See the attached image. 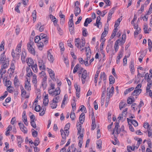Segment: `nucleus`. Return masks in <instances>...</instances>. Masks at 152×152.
I'll use <instances>...</instances> for the list:
<instances>
[{"mask_svg":"<svg viewBox=\"0 0 152 152\" xmlns=\"http://www.w3.org/2000/svg\"><path fill=\"white\" fill-rule=\"evenodd\" d=\"M48 97V94L46 95L43 100V103L45 106L48 104L49 102Z\"/></svg>","mask_w":152,"mask_h":152,"instance_id":"nucleus-18","label":"nucleus"},{"mask_svg":"<svg viewBox=\"0 0 152 152\" xmlns=\"http://www.w3.org/2000/svg\"><path fill=\"white\" fill-rule=\"evenodd\" d=\"M22 44V41H21L18 44L15 50H12V56L14 58L18 59L20 58V53L21 52V47Z\"/></svg>","mask_w":152,"mask_h":152,"instance_id":"nucleus-1","label":"nucleus"},{"mask_svg":"<svg viewBox=\"0 0 152 152\" xmlns=\"http://www.w3.org/2000/svg\"><path fill=\"white\" fill-rule=\"evenodd\" d=\"M60 93V88L59 87H58L55 90L53 91V93L52 96H56L59 94Z\"/></svg>","mask_w":152,"mask_h":152,"instance_id":"nucleus-19","label":"nucleus"},{"mask_svg":"<svg viewBox=\"0 0 152 152\" xmlns=\"http://www.w3.org/2000/svg\"><path fill=\"white\" fill-rule=\"evenodd\" d=\"M32 83L34 84L35 86H37V76L36 75L34 74L33 76Z\"/></svg>","mask_w":152,"mask_h":152,"instance_id":"nucleus-26","label":"nucleus"},{"mask_svg":"<svg viewBox=\"0 0 152 152\" xmlns=\"http://www.w3.org/2000/svg\"><path fill=\"white\" fill-rule=\"evenodd\" d=\"M50 105L51 107L53 109L56 108L57 106V103L53 102L50 104Z\"/></svg>","mask_w":152,"mask_h":152,"instance_id":"nucleus-41","label":"nucleus"},{"mask_svg":"<svg viewBox=\"0 0 152 152\" xmlns=\"http://www.w3.org/2000/svg\"><path fill=\"white\" fill-rule=\"evenodd\" d=\"M74 13L75 16H77L80 12V9L79 7H75Z\"/></svg>","mask_w":152,"mask_h":152,"instance_id":"nucleus-27","label":"nucleus"},{"mask_svg":"<svg viewBox=\"0 0 152 152\" xmlns=\"http://www.w3.org/2000/svg\"><path fill=\"white\" fill-rule=\"evenodd\" d=\"M26 61L28 65L29 66H32L33 65L34 63L33 59L31 58H28L26 59Z\"/></svg>","mask_w":152,"mask_h":152,"instance_id":"nucleus-16","label":"nucleus"},{"mask_svg":"<svg viewBox=\"0 0 152 152\" xmlns=\"http://www.w3.org/2000/svg\"><path fill=\"white\" fill-rule=\"evenodd\" d=\"M85 114L84 113H82L80 115L79 119L80 122L81 124H83L84 121L85 120Z\"/></svg>","mask_w":152,"mask_h":152,"instance_id":"nucleus-22","label":"nucleus"},{"mask_svg":"<svg viewBox=\"0 0 152 152\" xmlns=\"http://www.w3.org/2000/svg\"><path fill=\"white\" fill-rule=\"evenodd\" d=\"M68 130L67 129H64V130L62 129H61L60 130V132H61V135L62 134L64 135L66 137V136H68L69 134V132L68 131Z\"/></svg>","mask_w":152,"mask_h":152,"instance_id":"nucleus-17","label":"nucleus"},{"mask_svg":"<svg viewBox=\"0 0 152 152\" xmlns=\"http://www.w3.org/2000/svg\"><path fill=\"white\" fill-rule=\"evenodd\" d=\"M129 67L130 69V71L131 72H134V66L133 61H131L129 65Z\"/></svg>","mask_w":152,"mask_h":152,"instance_id":"nucleus-30","label":"nucleus"},{"mask_svg":"<svg viewBox=\"0 0 152 152\" xmlns=\"http://www.w3.org/2000/svg\"><path fill=\"white\" fill-rule=\"evenodd\" d=\"M101 18L99 16L97 17L96 22V23L94 24V26H97V27L99 28V25L101 24V22L100 21Z\"/></svg>","mask_w":152,"mask_h":152,"instance_id":"nucleus-21","label":"nucleus"},{"mask_svg":"<svg viewBox=\"0 0 152 152\" xmlns=\"http://www.w3.org/2000/svg\"><path fill=\"white\" fill-rule=\"evenodd\" d=\"M111 92L110 90L108 88L107 90V101H109V99L111 96Z\"/></svg>","mask_w":152,"mask_h":152,"instance_id":"nucleus-28","label":"nucleus"},{"mask_svg":"<svg viewBox=\"0 0 152 152\" xmlns=\"http://www.w3.org/2000/svg\"><path fill=\"white\" fill-rule=\"evenodd\" d=\"M143 30L145 33H149V32L148 31V26L147 25H144V26Z\"/></svg>","mask_w":152,"mask_h":152,"instance_id":"nucleus-61","label":"nucleus"},{"mask_svg":"<svg viewBox=\"0 0 152 152\" xmlns=\"http://www.w3.org/2000/svg\"><path fill=\"white\" fill-rule=\"evenodd\" d=\"M85 48H86V54L87 53H91V51L90 50V48H89V47H88L87 48H82V49H81V51H83V50H84L85 49Z\"/></svg>","mask_w":152,"mask_h":152,"instance_id":"nucleus-38","label":"nucleus"},{"mask_svg":"<svg viewBox=\"0 0 152 152\" xmlns=\"http://www.w3.org/2000/svg\"><path fill=\"white\" fill-rule=\"evenodd\" d=\"M70 117L72 120H74L75 118V115L74 112L71 111L70 115Z\"/></svg>","mask_w":152,"mask_h":152,"instance_id":"nucleus-42","label":"nucleus"},{"mask_svg":"<svg viewBox=\"0 0 152 152\" xmlns=\"http://www.w3.org/2000/svg\"><path fill=\"white\" fill-rule=\"evenodd\" d=\"M119 127V123L116 122L115 123V128H114L113 132V134L115 131L116 132L117 134H118L120 133V129H119L118 128Z\"/></svg>","mask_w":152,"mask_h":152,"instance_id":"nucleus-12","label":"nucleus"},{"mask_svg":"<svg viewBox=\"0 0 152 152\" xmlns=\"http://www.w3.org/2000/svg\"><path fill=\"white\" fill-rule=\"evenodd\" d=\"M75 45L78 48L81 49L85 46V40L84 38L81 39V41L79 38L76 39H75Z\"/></svg>","mask_w":152,"mask_h":152,"instance_id":"nucleus-2","label":"nucleus"},{"mask_svg":"<svg viewBox=\"0 0 152 152\" xmlns=\"http://www.w3.org/2000/svg\"><path fill=\"white\" fill-rule=\"evenodd\" d=\"M26 56V53L25 51H22L21 54V60L23 63L26 61L25 58Z\"/></svg>","mask_w":152,"mask_h":152,"instance_id":"nucleus-14","label":"nucleus"},{"mask_svg":"<svg viewBox=\"0 0 152 152\" xmlns=\"http://www.w3.org/2000/svg\"><path fill=\"white\" fill-rule=\"evenodd\" d=\"M69 30L71 34H72L74 32V26H69Z\"/></svg>","mask_w":152,"mask_h":152,"instance_id":"nucleus-52","label":"nucleus"},{"mask_svg":"<svg viewBox=\"0 0 152 152\" xmlns=\"http://www.w3.org/2000/svg\"><path fill=\"white\" fill-rule=\"evenodd\" d=\"M39 38L40 37L39 36H36L35 37V39H34L35 42L36 43H37V42L38 43L39 42H40L39 41V40H40V39Z\"/></svg>","mask_w":152,"mask_h":152,"instance_id":"nucleus-64","label":"nucleus"},{"mask_svg":"<svg viewBox=\"0 0 152 152\" xmlns=\"http://www.w3.org/2000/svg\"><path fill=\"white\" fill-rule=\"evenodd\" d=\"M134 88L133 87H131L129 88L128 89L126 90L124 92V94L125 95H126L128 94V93L130 92L131 91H132L134 89Z\"/></svg>","mask_w":152,"mask_h":152,"instance_id":"nucleus-35","label":"nucleus"},{"mask_svg":"<svg viewBox=\"0 0 152 152\" xmlns=\"http://www.w3.org/2000/svg\"><path fill=\"white\" fill-rule=\"evenodd\" d=\"M31 68L32 69L33 71L35 72H37V66L36 64H35L34 65L33 64L32 66H31Z\"/></svg>","mask_w":152,"mask_h":152,"instance_id":"nucleus-36","label":"nucleus"},{"mask_svg":"<svg viewBox=\"0 0 152 152\" xmlns=\"http://www.w3.org/2000/svg\"><path fill=\"white\" fill-rule=\"evenodd\" d=\"M134 126L136 127L138 125L137 122L134 120H132V122L131 123Z\"/></svg>","mask_w":152,"mask_h":152,"instance_id":"nucleus-62","label":"nucleus"},{"mask_svg":"<svg viewBox=\"0 0 152 152\" xmlns=\"http://www.w3.org/2000/svg\"><path fill=\"white\" fill-rule=\"evenodd\" d=\"M83 35L84 37H86L87 35V32L86 31V29L85 28H83Z\"/></svg>","mask_w":152,"mask_h":152,"instance_id":"nucleus-51","label":"nucleus"},{"mask_svg":"<svg viewBox=\"0 0 152 152\" xmlns=\"http://www.w3.org/2000/svg\"><path fill=\"white\" fill-rule=\"evenodd\" d=\"M40 143V141L39 138H37L34 141V144L35 146L38 145Z\"/></svg>","mask_w":152,"mask_h":152,"instance_id":"nucleus-48","label":"nucleus"},{"mask_svg":"<svg viewBox=\"0 0 152 152\" xmlns=\"http://www.w3.org/2000/svg\"><path fill=\"white\" fill-rule=\"evenodd\" d=\"M147 80L148 83L146 87V92L148 93L149 91H151L150 89L152 86V81L151 80V79L150 78L149 76L148 77Z\"/></svg>","mask_w":152,"mask_h":152,"instance_id":"nucleus-6","label":"nucleus"},{"mask_svg":"<svg viewBox=\"0 0 152 152\" xmlns=\"http://www.w3.org/2000/svg\"><path fill=\"white\" fill-rule=\"evenodd\" d=\"M148 48L149 51L151 52V48H152V42L150 39H148Z\"/></svg>","mask_w":152,"mask_h":152,"instance_id":"nucleus-32","label":"nucleus"},{"mask_svg":"<svg viewBox=\"0 0 152 152\" xmlns=\"http://www.w3.org/2000/svg\"><path fill=\"white\" fill-rule=\"evenodd\" d=\"M34 130V131L32 132V135L33 137H36L38 135V133L36 131L34 130V129H32V131Z\"/></svg>","mask_w":152,"mask_h":152,"instance_id":"nucleus-57","label":"nucleus"},{"mask_svg":"<svg viewBox=\"0 0 152 152\" xmlns=\"http://www.w3.org/2000/svg\"><path fill=\"white\" fill-rule=\"evenodd\" d=\"M47 69L51 78L52 80H54L55 79V73L53 71L48 68H47Z\"/></svg>","mask_w":152,"mask_h":152,"instance_id":"nucleus-11","label":"nucleus"},{"mask_svg":"<svg viewBox=\"0 0 152 152\" xmlns=\"http://www.w3.org/2000/svg\"><path fill=\"white\" fill-rule=\"evenodd\" d=\"M108 31V27L107 26L105 27L104 29V31L102 34L101 39L103 40L104 41H105L104 39V37L106 36L107 34Z\"/></svg>","mask_w":152,"mask_h":152,"instance_id":"nucleus-9","label":"nucleus"},{"mask_svg":"<svg viewBox=\"0 0 152 152\" xmlns=\"http://www.w3.org/2000/svg\"><path fill=\"white\" fill-rule=\"evenodd\" d=\"M42 110L39 113V115L41 116L43 115L45 113V109L43 107H42L41 110Z\"/></svg>","mask_w":152,"mask_h":152,"instance_id":"nucleus-58","label":"nucleus"},{"mask_svg":"<svg viewBox=\"0 0 152 152\" xmlns=\"http://www.w3.org/2000/svg\"><path fill=\"white\" fill-rule=\"evenodd\" d=\"M40 77L42 78V82L41 83V85L44 89H45L47 86V76L46 75L45 73L43 71H42L40 73Z\"/></svg>","mask_w":152,"mask_h":152,"instance_id":"nucleus-3","label":"nucleus"},{"mask_svg":"<svg viewBox=\"0 0 152 152\" xmlns=\"http://www.w3.org/2000/svg\"><path fill=\"white\" fill-rule=\"evenodd\" d=\"M9 60H6L4 62V64L1 66V68L0 70L1 72L3 71V69L7 68L9 65Z\"/></svg>","mask_w":152,"mask_h":152,"instance_id":"nucleus-13","label":"nucleus"},{"mask_svg":"<svg viewBox=\"0 0 152 152\" xmlns=\"http://www.w3.org/2000/svg\"><path fill=\"white\" fill-rule=\"evenodd\" d=\"M109 80L110 84H113L115 83V78L113 76L111 75L109 77Z\"/></svg>","mask_w":152,"mask_h":152,"instance_id":"nucleus-34","label":"nucleus"},{"mask_svg":"<svg viewBox=\"0 0 152 152\" xmlns=\"http://www.w3.org/2000/svg\"><path fill=\"white\" fill-rule=\"evenodd\" d=\"M33 43H30L27 44L28 49V51L31 54L34 55H35V49L33 47L32 45H33Z\"/></svg>","mask_w":152,"mask_h":152,"instance_id":"nucleus-4","label":"nucleus"},{"mask_svg":"<svg viewBox=\"0 0 152 152\" xmlns=\"http://www.w3.org/2000/svg\"><path fill=\"white\" fill-rule=\"evenodd\" d=\"M18 125L21 130L24 133H27V129L25 126L23 124L21 123H19Z\"/></svg>","mask_w":152,"mask_h":152,"instance_id":"nucleus-8","label":"nucleus"},{"mask_svg":"<svg viewBox=\"0 0 152 152\" xmlns=\"http://www.w3.org/2000/svg\"><path fill=\"white\" fill-rule=\"evenodd\" d=\"M88 77L87 71L84 69L82 72L81 76V80L82 83L84 84L86 81Z\"/></svg>","mask_w":152,"mask_h":152,"instance_id":"nucleus-5","label":"nucleus"},{"mask_svg":"<svg viewBox=\"0 0 152 152\" xmlns=\"http://www.w3.org/2000/svg\"><path fill=\"white\" fill-rule=\"evenodd\" d=\"M102 144V142L101 140H99L97 143V145L98 148H100L101 147V145Z\"/></svg>","mask_w":152,"mask_h":152,"instance_id":"nucleus-63","label":"nucleus"},{"mask_svg":"<svg viewBox=\"0 0 152 152\" xmlns=\"http://www.w3.org/2000/svg\"><path fill=\"white\" fill-rule=\"evenodd\" d=\"M80 67V65L78 64H77L74 68L73 71V73H75L77 71V70H79Z\"/></svg>","mask_w":152,"mask_h":152,"instance_id":"nucleus-33","label":"nucleus"},{"mask_svg":"<svg viewBox=\"0 0 152 152\" xmlns=\"http://www.w3.org/2000/svg\"><path fill=\"white\" fill-rule=\"evenodd\" d=\"M4 42L3 41H2L1 42V45H0V50L2 51L4 50Z\"/></svg>","mask_w":152,"mask_h":152,"instance_id":"nucleus-47","label":"nucleus"},{"mask_svg":"<svg viewBox=\"0 0 152 152\" xmlns=\"http://www.w3.org/2000/svg\"><path fill=\"white\" fill-rule=\"evenodd\" d=\"M35 110L37 112H39L41 109L40 106L39 105L38 106L35 105Z\"/></svg>","mask_w":152,"mask_h":152,"instance_id":"nucleus-56","label":"nucleus"},{"mask_svg":"<svg viewBox=\"0 0 152 152\" xmlns=\"http://www.w3.org/2000/svg\"><path fill=\"white\" fill-rule=\"evenodd\" d=\"M123 55V53L122 51H121L119 52L118 56L117 57L116 63L117 64H118L120 61V59L122 58Z\"/></svg>","mask_w":152,"mask_h":152,"instance_id":"nucleus-20","label":"nucleus"},{"mask_svg":"<svg viewBox=\"0 0 152 152\" xmlns=\"http://www.w3.org/2000/svg\"><path fill=\"white\" fill-rule=\"evenodd\" d=\"M141 29L140 28H137L134 32V35L135 37L136 35H137L140 32Z\"/></svg>","mask_w":152,"mask_h":152,"instance_id":"nucleus-49","label":"nucleus"},{"mask_svg":"<svg viewBox=\"0 0 152 152\" xmlns=\"http://www.w3.org/2000/svg\"><path fill=\"white\" fill-rule=\"evenodd\" d=\"M127 110V108H125L124 110L122 112V114H121L122 116H124V117H126V115Z\"/></svg>","mask_w":152,"mask_h":152,"instance_id":"nucleus-54","label":"nucleus"},{"mask_svg":"<svg viewBox=\"0 0 152 152\" xmlns=\"http://www.w3.org/2000/svg\"><path fill=\"white\" fill-rule=\"evenodd\" d=\"M50 18L51 19V20L53 22L54 25L56 26L57 25L58 21L55 17L52 15H50Z\"/></svg>","mask_w":152,"mask_h":152,"instance_id":"nucleus-23","label":"nucleus"},{"mask_svg":"<svg viewBox=\"0 0 152 152\" xmlns=\"http://www.w3.org/2000/svg\"><path fill=\"white\" fill-rule=\"evenodd\" d=\"M126 104L125 102H121L119 104V108L121 110L122 108L126 106Z\"/></svg>","mask_w":152,"mask_h":152,"instance_id":"nucleus-39","label":"nucleus"},{"mask_svg":"<svg viewBox=\"0 0 152 152\" xmlns=\"http://www.w3.org/2000/svg\"><path fill=\"white\" fill-rule=\"evenodd\" d=\"M20 5L21 3L20 2L19 3L15 8V10L18 13H20V11L19 9V8L20 6Z\"/></svg>","mask_w":152,"mask_h":152,"instance_id":"nucleus-43","label":"nucleus"},{"mask_svg":"<svg viewBox=\"0 0 152 152\" xmlns=\"http://www.w3.org/2000/svg\"><path fill=\"white\" fill-rule=\"evenodd\" d=\"M32 16L33 18V20L34 22L36 19V10H34L33 11L32 13Z\"/></svg>","mask_w":152,"mask_h":152,"instance_id":"nucleus-40","label":"nucleus"},{"mask_svg":"<svg viewBox=\"0 0 152 152\" xmlns=\"http://www.w3.org/2000/svg\"><path fill=\"white\" fill-rule=\"evenodd\" d=\"M143 127L147 129V130H148L149 128H151V127H150V126L148 123H145L144 124Z\"/></svg>","mask_w":152,"mask_h":152,"instance_id":"nucleus-60","label":"nucleus"},{"mask_svg":"<svg viewBox=\"0 0 152 152\" xmlns=\"http://www.w3.org/2000/svg\"><path fill=\"white\" fill-rule=\"evenodd\" d=\"M51 50H49L48 51V58L49 61L53 62L54 60V58L53 56L51 54L50 52Z\"/></svg>","mask_w":152,"mask_h":152,"instance_id":"nucleus-15","label":"nucleus"},{"mask_svg":"<svg viewBox=\"0 0 152 152\" xmlns=\"http://www.w3.org/2000/svg\"><path fill=\"white\" fill-rule=\"evenodd\" d=\"M59 48L61 49V51H64V48L63 43L60 42L59 43Z\"/></svg>","mask_w":152,"mask_h":152,"instance_id":"nucleus-46","label":"nucleus"},{"mask_svg":"<svg viewBox=\"0 0 152 152\" xmlns=\"http://www.w3.org/2000/svg\"><path fill=\"white\" fill-rule=\"evenodd\" d=\"M118 28H115L113 30V33H112L111 37L110 38V40L113 38L115 35L116 32L117 31Z\"/></svg>","mask_w":152,"mask_h":152,"instance_id":"nucleus-31","label":"nucleus"},{"mask_svg":"<svg viewBox=\"0 0 152 152\" xmlns=\"http://www.w3.org/2000/svg\"><path fill=\"white\" fill-rule=\"evenodd\" d=\"M39 36L40 37L39 38L40 39V40H41V39H43L46 38L47 35L46 34H43L42 33H41L40 34V36Z\"/></svg>","mask_w":152,"mask_h":152,"instance_id":"nucleus-45","label":"nucleus"},{"mask_svg":"<svg viewBox=\"0 0 152 152\" xmlns=\"http://www.w3.org/2000/svg\"><path fill=\"white\" fill-rule=\"evenodd\" d=\"M141 91L140 89H137L134 91L132 94L133 96H137L141 93Z\"/></svg>","mask_w":152,"mask_h":152,"instance_id":"nucleus-24","label":"nucleus"},{"mask_svg":"<svg viewBox=\"0 0 152 152\" xmlns=\"http://www.w3.org/2000/svg\"><path fill=\"white\" fill-rule=\"evenodd\" d=\"M147 131L148 134V137H152V130L151 128H149L148 130H147Z\"/></svg>","mask_w":152,"mask_h":152,"instance_id":"nucleus-50","label":"nucleus"},{"mask_svg":"<svg viewBox=\"0 0 152 152\" xmlns=\"http://www.w3.org/2000/svg\"><path fill=\"white\" fill-rule=\"evenodd\" d=\"M59 98V97L58 96H57L53 99V102L57 103L58 102V100Z\"/></svg>","mask_w":152,"mask_h":152,"instance_id":"nucleus-59","label":"nucleus"},{"mask_svg":"<svg viewBox=\"0 0 152 152\" xmlns=\"http://www.w3.org/2000/svg\"><path fill=\"white\" fill-rule=\"evenodd\" d=\"M37 45L39 49L40 50H42V49L43 48L44 46V44L41 41L40 42H39L37 43Z\"/></svg>","mask_w":152,"mask_h":152,"instance_id":"nucleus-29","label":"nucleus"},{"mask_svg":"<svg viewBox=\"0 0 152 152\" xmlns=\"http://www.w3.org/2000/svg\"><path fill=\"white\" fill-rule=\"evenodd\" d=\"M62 139L61 141V145H62L64 143L66 138V137L64 135H63L62 134Z\"/></svg>","mask_w":152,"mask_h":152,"instance_id":"nucleus-44","label":"nucleus"},{"mask_svg":"<svg viewBox=\"0 0 152 152\" xmlns=\"http://www.w3.org/2000/svg\"><path fill=\"white\" fill-rule=\"evenodd\" d=\"M100 78L101 79H103L104 80L106 79V76L104 72H101V73Z\"/></svg>","mask_w":152,"mask_h":152,"instance_id":"nucleus-37","label":"nucleus"},{"mask_svg":"<svg viewBox=\"0 0 152 152\" xmlns=\"http://www.w3.org/2000/svg\"><path fill=\"white\" fill-rule=\"evenodd\" d=\"M4 52L1 55L0 58V64L2 63V61H5L6 58V56L4 54Z\"/></svg>","mask_w":152,"mask_h":152,"instance_id":"nucleus-25","label":"nucleus"},{"mask_svg":"<svg viewBox=\"0 0 152 152\" xmlns=\"http://www.w3.org/2000/svg\"><path fill=\"white\" fill-rule=\"evenodd\" d=\"M38 65L39 69L42 70H45V66L44 63L43 61L42 60L40 59L38 61Z\"/></svg>","mask_w":152,"mask_h":152,"instance_id":"nucleus-7","label":"nucleus"},{"mask_svg":"<svg viewBox=\"0 0 152 152\" xmlns=\"http://www.w3.org/2000/svg\"><path fill=\"white\" fill-rule=\"evenodd\" d=\"M20 89L21 91V94L25 96L26 94V92L23 87H21Z\"/></svg>","mask_w":152,"mask_h":152,"instance_id":"nucleus-53","label":"nucleus"},{"mask_svg":"<svg viewBox=\"0 0 152 152\" xmlns=\"http://www.w3.org/2000/svg\"><path fill=\"white\" fill-rule=\"evenodd\" d=\"M74 86L76 90V92L80 91V88L78 86L77 83H76L75 84Z\"/></svg>","mask_w":152,"mask_h":152,"instance_id":"nucleus-55","label":"nucleus"},{"mask_svg":"<svg viewBox=\"0 0 152 152\" xmlns=\"http://www.w3.org/2000/svg\"><path fill=\"white\" fill-rule=\"evenodd\" d=\"M25 89L27 91H29L31 90V84L30 81L27 79V81L25 82Z\"/></svg>","mask_w":152,"mask_h":152,"instance_id":"nucleus-10","label":"nucleus"}]
</instances>
